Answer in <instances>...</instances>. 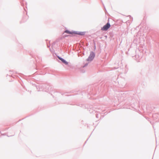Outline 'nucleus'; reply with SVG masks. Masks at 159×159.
I'll use <instances>...</instances> for the list:
<instances>
[{
	"mask_svg": "<svg viewBox=\"0 0 159 159\" xmlns=\"http://www.w3.org/2000/svg\"><path fill=\"white\" fill-rule=\"evenodd\" d=\"M65 32L69 34H78L79 35H84L85 34L84 32H79L77 33V32H75L70 31L68 30H66L65 31Z\"/></svg>",
	"mask_w": 159,
	"mask_h": 159,
	"instance_id": "nucleus-1",
	"label": "nucleus"
},
{
	"mask_svg": "<svg viewBox=\"0 0 159 159\" xmlns=\"http://www.w3.org/2000/svg\"><path fill=\"white\" fill-rule=\"evenodd\" d=\"M94 56L95 54L94 53L92 52H91L87 60L88 61H91L94 58Z\"/></svg>",
	"mask_w": 159,
	"mask_h": 159,
	"instance_id": "nucleus-2",
	"label": "nucleus"
},
{
	"mask_svg": "<svg viewBox=\"0 0 159 159\" xmlns=\"http://www.w3.org/2000/svg\"><path fill=\"white\" fill-rule=\"evenodd\" d=\"M110 27V25L109 23H107L106 25H104L102 28H101V30L103 31L107 30Z\"/></svg>",
	"mask_w": 159,
	"mask_h": 159,
	"instance_id": "nucleus-3",
	"label": "nucleus"
},
{
	"mask_svg": "<svg viewBox=\"0 0 159 159\" xmlns=\"http://www.w3.org/2000/svg\"><path fill=\"white\" fill-rule=\"evenodd\" d=\"M58 58L60 60H61L63 63H64V64H65L66 65L68 64V62L67 61H66L64 59H63L60 57H58Z\"/></svg>",
	"mask_w": 159,
	"mask_h": 159,
	"instance_id": "nucleus-4",
	"label": "nucleus"
}]
</instances>
